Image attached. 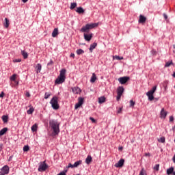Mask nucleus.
I'll use <instances>...</instances> for the list:
<instances>
[{
  "label": "nucleus",
  "instance_id": "nucleus-1",
  "mask_svg": "<svg viewBox=\"0 0 175 175\" xmlns=\"http://www.w3.org/2000/svg\"><path fill=\"white\" fill-rule=\"evenodd\" d=\"M49 126H51V129L53 131V135H54V136L59 133V123H58L57 120H50Z\"/></svg>",
  "mask_w": 175,
  "mask_h": 175
},
{
  "label": "nucleus",
  "instance_id": "nucleus-2",
  "mask_svg": "<svg viewBox=\"0 0 175 175\" xmlns=\"http://www.w3.org/2000/svg\"><path fill=\"white\" fill-rule=\"evenodd\" d=\"M66 69L63 68L60 70V74L57 77V78L55 81V84H62V83H65V80L66 79Z\"/></svg>",
  "mask_w": 175,
  "mask_h": 175
},
{
  "label": "nucleus",
  "instance_id": "nucleus-3",
  "mask_svg": "<svg viewBox=\"0 0 175 175\" xmlns=\"http://www.w3.org/2000/svg\"><path fill=\"white\" fill-rule=\"evenodd\" d=\"M98 27V23L86 24L81 29V32H89L90 29H94Z\"/></svg>",
  "mask_w": 175,
  "mask_h": 175
},
{
  "label": "nucleus",
  "instance_id": "nucleus-4",
  "mask_svg": "<svg viewBox=\"0 0 175 175\" xmlns=\"http://www.w3.org/2000/svg\"><path fill=\"white\" fill-rule=\"evenodd\" d=\"M50 103L54 110H58V109H59V105H58V97L53 96L51 98Z\"/></svg>",
  "mask_w": 175,
  "mask_h": 175
},
{
  "label": "nucleus",
  "instance_id": "nucleus-5",
  "mask_svg": "<svg viewBox=\"0 0 175 175\" xmlns=\"http://www.w3.org/2000/svg\"><path fill=\"white\" fill-rule=\"evenodd\" d=\"M49 167V165L46 164V161H43L41 163L38 167V172H44L47 170V168Z\"/></svg>",
  "mask_w": 175,
  "mask_h": 175
},
{
  "label": "nucleus",
  "instance_id": "nucleus-6",
  "mask_svg": "<svg viewBox=\"0 0 175 175\" xmlns=\"http://www.w3.org/2000/svg\"><path fill=\"white\" fill-rule=\"evenodd\" d=\"M130 78L129 77H122L118 78V81H119V83L120 84H126V83H128V81H129Z\"/></svg>",
  "mask_w": 175,
  "mask_h": 175
},
{
  "label": "nucleus",
  "instance_id": "nucleus-7",
  "mask_svg": "<svg viewBox=\"0 0 175 175\" xmlns=\"http://www.w3.org/2000/svg\"><path fill=\"white\" fill-rule=\"evenodd\" d=\"M125 160L124 159H121L118 163L115 164V167H122L124 166V163Z\"/></svg>",
  "mask_w": 175,
  "mask_h": 175
},
{
  "label": "nucleus",
  "instance_id": "nucleus-8",
  "mask_svg": "<svg viewBox=\"0 0 175 175\" xmlns=\"http://www.w3.org/2000/svg\"><path fill=\"white\" fill-rule=\"evenodd\" d=\"M147 21V18L143 15H139V19L138 21V23L139 24H145L146 21Z\"/></svg>",
  "mask_w": 175,
  "mask_h": 175
},
{
  "label": "nucleus",
  "instance_id": "nucleus-9",
  "mask_svg": "<svg viewBox=\"0 0 175 175\" xmlns=\"http://www.w3.org/2000/svg\"><path fill=\"white\" fill-rule=\"evenodd\" d=\"M117 95H122L124 94V91H125V89H124V87L119 86L117 88Z\"/></svg>",
  "mask_w": 175,
  "mask_h": 175
},
{
  "label": "nucleus",
  "instance_id": "nucleus-10",
  "mask_svg": "<svg viewBox=\"0 0 175 175\" xmlns=\"http://www.w3.org/2000/svg\"><path fill=\"white\" fill-rule=\"evenodd\" d=\"M92 36H93L92 33H90V34L84 33L83 35L84 39L87 42H90L92 39Z\"/></svg>",
  "mask_w": 175,
  "mask_h": 175
},
{
  "label": "nucleus",
  "instance_id": "nucleus-11",
  "mask_svg": "<svg viewBox=\"0 0 175 175\" xmlns=\"http://www.w3.org/2000/svg\"><path fill=\"white\" fill-rule=\"evenodd\" d=\"M166 116H167V112L165 111V108H162L160 112V118H166Z\"/></svg>",
  "mask_w": 175,
  "mask_h": 175
},
{
  "label": "nucleus",
  "instance_id": "nucleus-12",
  "mask_svg": "<svg viewBox=\"0 0 175 175\" xmlns=\"http://www.w3.org/2000/svg\"><path fill=\"white\" fill-rule=\"evenodd\" d=\"M72 92L74 94H80L81 93V89H80V88L79 87H74L72 88Z\"/></svg>",
  "mask_w": 175,
  "mask_h": 175
},
{
  "label": "nucleus",
  "instance_id": "nucleus-13",
  "mask_svg": "<svg viewBox=\"0 0 175 175\" xmlns=\"http://www.w3.org/2000/svg\"><path fill=\"white\" fill-rule=\"evenodd\" d=\"M1 171L7 174H9V166L8 165H4L1 169Z\"/></svg>",
  "mask_w": 175,
  "mask_h": 175
},
{
  "label": "nucleus",
  "instance_id": "nucleus-14",
  "mask_svg": "<svg viewBox=\"0 0 175 175\" xmlns=\"http://www.w3.org/2000/svg\"><path fill=\"white\" fill-rule=\"evenodd\" d=\"M58 28H55L52 32V37L57 38L58 36Z\"/></svg>",
  "mask_w": 175,
  "mask_h": 175
},
{
  "label": "nucleus",
  "instance_id": "nucleus-15",
  "mask_svg": "<svg viewBox=\"0 0 175 175\" xmlns=\"http://www.w3.org/2000/svg\"><path fill=\"white\" fill-rule=\"evenodd\" d=\"M42 70V64H37L36 66V73H40V71Z\"/></svg>",
  "mask_w": 175,
  "mask_h": 175
},
{
  "label": "nucleus",
  "instance_id": "nucleus-16",
  "mask_svg": "<svg viewBox=\"0 0 175 175\" xmlns=\"http://www.w3.org/2000/svg\"><path fill=\"white\" fill-rule=\"evenodd\" d=\"M91 162H92V157H91V155H88L85 159V163H87V165H90Z\"/></svg>",
  "mask_w": 175,
  "mask_h": 175
},
{
  "label": "nucleus",
  "instance_id": "nucleus-17",
  "mask_svg": "<svg viewBox=\"0 0 175 175\" xmlns=\"http://www.w3.org/2000/svg\"><path fill=\"white\" fill-rule=\"evenodd\" d=\"M146 95H147L149 100H154V94L152 93L148 92L146 93Z\"/></svg>",
  "mask_w": 175,
  "mask_h": 175
},
{
  "label": "nucleus",
  "instance_id": "nucleus-18",
  "mask_svg": "<svg viewBox=\"0 0 175 175\" xmlns=\"http://www.w3.org/2000/svg\"><path fill=\"white\" fill-rule=\"evenodd\" d=\"M10 24V23L9 20L8 19V18H5V22L3 23V25H4L5 28H9Z\"/></svg>",
  "mask_w": 175,
  "mask_h": 175
},
{
  "label": "nucleus",
  "instance_id": "nucleus-19",
  "mask_svg": "<svg viewBox=\"0 0 175 175\" xmlns=\"http://www.w3.org/2000/svg\"><path fill=\"white\" fill-rule=\"evenodd\" d=\"M76 12L77 13H79V14H81L84 13L85 10L81 7H78L77 8Z\"/></svg>",
  "mask_w": 175,
  "mask_h": 175
},
{
  "label": "nucleus",
  "instance_id": "nucleus-20",
  "mask_svg": "<svg viewBox=\"0 0 175 175\" xmlns=\"http://www.w3.org/2000/svg\"><path fill=\"white\" fill-rule=\"evenodd\" d=\"M97 46L98 44L96 42H94L90 45L89 50L91 51V53H92V50H94Z\"/></svg>",
  "mask_w": 175,
  "mask_h": 175
},
{
  "label": "nucleus",
  "instance_id": "nucleus-21",
  "mask_svg": "<svg viewBox=\"0 0 175 175\" xmlns=\"http://www.w3.org/2000/svg\"><path fill=\"white\" fill-rule=\"evenodd\" d=\"M173 172H174V167H171L169 169L167 170V174L170 175L173 174Z\"/></svg>",
  "mask_w": 175,
  "mask_h": 175
},
{
  "label": "nucleus",
  "instance_id": "nucleus-22",
  "mask_svg": "<svg viewBox=\"0 0 175 175\" xmlns=\"http://www.w3.org/2000/svg\"><path fill=\"white\" fill-rule=\"evenodd\" d=\"M6 132H8V128L5 127L0 131V136H3V135L5 134Z\"/></svg>",
  "mask_w": 175,
  "mask_h": 175
},
{
  "label": "nucleus",
  "instance_id": "nucleus-23",
  "mask_svg": "<svg viewBox=\"0 0 175 175\" xmlns=\"http://www.w3.org/2000/svg\"><path fill=\"white\" fill-rule=\"evenodd\" d=\"M21 54L24 58V59H27L28 58V53L25 51H21Z\"/></svg>",
  "mask_w": 175,
  "mask_h": 175
},
{
  "label": "nucleus",
  "instance_id": "nucleus-24",
  "mask_svg": "<svg viewBox=\"0 0 175 175\" xmlns=\"http://www.w3.org/2000/svg\"><path fill=\"white\" fill-rule=\"evenodd\" d=\"M96 81V75L95 73H93L90 79L91 83H95Z\"/></svg>",
  "mask_w": 175,
  "mask_h": 175
},
{
  "label": "nucleus",
  "instance_id": "nucleus-25",
  "mask_svg": "<svg viewBox=\"0 0 175 175\" xmlns=\"http://www.w3.org/2000/svg\"><path fill=\"white\" fill-rule=\"evenodd\" d=\"M106 102V97L105 96H101L98 98V103H105Z\"/></svg>",
  "mask_w": 175,
  "mask_h": 175
},
{
  "label": "nucleus",
  "instance_id": "nucleus-26",
  "mask_svg": "<svg viewBox=\"0 0 175 175\" xmlns=\"http://www.w3.org/2000/svg\"><path fill=\"white\" fill-rule=\"evenodd\" d=\"M1 118L4 123H6L8 121H9V116H8L3 115Z\"/></svg>",
  "mask_w": 175,
  "mask_h": 175
},
{
  "label": "nucleus",
  "instance_id": "nucleus-27",
  "mask_svg": "<svg viewBox=\"0 0 175 175\" xmlns=\"http://www.w3.org/2000/svg\"><path fill=\"white\" fill-rule=\"evenodd\" d=\"M77 55H81V54H84V51L81 49L77 50Z\"/></svg>",
  "mask_w": 175,
  "mask_h": 175
},
{
  "label": "nucleus",
  "instance_id": "nucleus-28",
  "mask_svg": "<svg viewBox=\"0 0 175 175\" xmlns=\"http://www.w3.org/2000/svg\"><path fill=\"white\" fill-rule=\"evenodd\" d=\"M83 102H84V98L79 97V98H78V103H79L81 105H82Z\"/></svg>",
  "mask_w": 175,
  "mask_h": 175
},
{
  "label": "nucleus",
  "instance_id": "nucleus-29",
  "mask_svg": "<svg viewBox=\"0 0 175 175\" xmlns=\"http://www.w3.org/2000/svg\"><path fill=\"white\" fill-rule=\"evenodd\" d=\"M37 130H38V125L35 124L31 126V131L32 132H36Z\"/></svg>",
  "mask_w": 175,
  "mask_h": 175
},
{
  "label": "nucleus",
  "instance_id": "nucleus-30",
  "mask_svg": "<svg viewBox=\"0 0 175 175\" xmlns=\"http://www.w3.org/2000/svg\"><path fill=\"white\" fill-rule=\"evenodd\" d=\"M76 6H77V3H71L70 9L71 10H73V9H75V8H76Z\"/></svg>",
  "mask_w": 175,
  "mask_h": 175
},
{
  "label": "nucleus",
  "instance_id": "nucleus-31",
  "mask_svg": "<svg viewBox=\"0 0 175 175\" xmlns=\"http://www.w3.org/2000/svg\"><path fill=\"white\" fill-rule=\"evenodd\" d=\"M35 111V109L33 107H30L29 110L27 111V114H32L33 111Z\"/></svg>",
  "mask_w": 175,
  "mask_h": 175
},
{
  "label": "nucleus",
  "instance_id": "nucleus-32",
  "mask_svg": "<svg viewBox=\"0 0 175 175\" xmlns=\"http://www.w3.org/2000/svg\"><path fill=\"white\" fill-rule=\"evenodd\" d=\"M81 162H82L81 160L76 161L73 164L74 167H77V166H79V165H81Z\"/></svg>",
  "mask_w": 175,
  "mask_h": 175
},
{
  "label": "nucleus",
  "instance_id": "nucleus-33",
  "mask_svg": "<svg viewBox=\"0 0 175 175\" xmlns=\"http://www.w3.org/2000/svg\"><path fill=\"white\" fill-rule=\"evenodd\" d=\"M170 65H173V61H170L165 63V68H169V66H170Z\"/></svg>",
  "mask_w": 175,
  "mask_h": 175
},
{
  "label": "nucleus",
  "instance_id": "nucleus-34",
  "mask_svg": "<svg viewBox=\"0 0 175 175\" xmlns=\"http://www.w3.org/2000/svg\"><path fill=\"white\" fill-rule=\"evenodd\" d=\"M155 91H157V85L154 86L151 90L148 91V92L154 94Z\"/></svg>",
  "mask_w": 175,
  "mask_h": 175
},
{
  "label": "nucleus",
  "instance_id": "nucleus-35",
  "mask_svg": "<svg viewBox=\"0 0 175 175\" xmlns=\"http://www.w3.org/2000/svg\"><path fill=\"white\" fill-rule=\"evenodd\" d=\"M23 151L25 152H27V151H29V146L28 145H26L23 147Z\"/></svg>",
  "mask_w": 175,
  "mask_h": 175
},
{
  "label": "nucleus",
  "instance_id": "nucleus-36",
  "mask_svg": "<svg viewBox=\"0 0 175 175\" xmlns=\"http://www.w3.org/2000/svg\"><path fill=\"white\" fill-rule=\"evenodd\" d=\"M51 96V93L46 92L44 94V99H49V98H50Z\"/></svg>",
  "mask_w": 175,
  "mask_h": 175
},
{
  "label": "nucleus",
  "instance_id": "nucleus-37",
  "mask_svg": "<svg viewBox=\"0 0 175 175\" xmlns=\"http://www.w3.org/2000/svg\"><path fill=\"white\" fill-rule=\"evenodd\" d=\"M159 143H165V137H161L159 139H158Z\"/></svg>",
  "mask_w": 175,
  "mask_h": 175
},
{
  "label": "nucleus",
  "instance_id": "nucleus-38",
  "mask_svg": "<svg viewBox=\"0 0 175 175\" xmlns=\"http://www.w3.org/2000/svg\"><path fill=\"white\" fill-rule=\"evenodd\" d=\"M16 74H14L12 77H10L11 81H14L16 80Z\"/></svg>",
  "mask_w": 175,
  "mask_h": 175
},
{
  "label": "nucleus",
  "instance_id": "nucleus-39",
  "mask_svg": "<svg viewBox=\"0 0 175 175\" xmlns=\"http://www.w3.org/2000/svg\"><path fill=\"white\" fill-rule=\"evenodd\" d=\"M135 101H133V100H130V107H133V106H135Z\"/></svg>",
  "mask_w": 175,
  "mask_h": 175
},
{
  "label": "nucleus",
  "instance_id": "nucleus-40",
  "mask_svg": "<svg viewBox=\"0 0 175 175\" xmlns=\"http://www.w3.org/2000/svg\"><path fill=\"white\" fill-rule=\"evenodd\" d=\"M68 172V170H66L63 172H61L60 173H59L57 175H66V172Z\"/></svg>",
  "mask_w": 175,
  "mask_h": 175
},
{
  "label": "nucleus",
  "instance_id": "nucleus-41",
  "mask_svg": "<svg viewBox=\"0 0 175 175\" xmlns=\"http://www.w3.org/2000/svg\"><path fill=\"white\" fill-rule=\"evenodd\" d=\"M153 169L154 170H157V172H158L159 170V164H157L154 167Z\"/></svg>",
  "mask_w": 175,
  "mask_h": 175
},
{
  "label": "nucleus",
  "instance_id": "nucleus-42",
  "mask_svg": "<svg viewBox=\"0 0 175 175\" xmlns=\"http://www.w3.org/2000/svg\"><path fill=\"white\" fill-rule=\"evenodd\" d=\"M121 96H122V95L117 94L116 100L118 102L120 100V99H121Z\"/></svg>",
  "mask_w": 175,
  "mask_h": 175
},
{
  "label": "nucleus",
  "instance_id": "nucleus-43",
  "mask_svg": "<svg viewBox=\"0 0 175 175\" xmlns=\"http://www.w3.org/2000/svg\"><path fill=\"white\" fill-rule=\"evenodd\" d=\"M80 106L81 105L79 103H77V104H75V109H79V107H80Z\"/></svg>",
  "mask_w": 175,
  "mask_h": 175
},
{
  "label": "nucleus",
  "instance_id": "nucleus-44",
  "mask_svg": "<svg viewBox=\"0 0 175 175\" xmlns=\"http://www.w3.org/2000/svg\"><path fill=\"white\" fill-rule=\"evenodd\" d=\"M13 62H21V59H15L13 60Z\"/></svg>",
  "mask_w": 175,
  "mask_h": 175
},
{
  "label": "nucleus",
  "instance_id": "nucleus-45",
  "mask_svg": "<svg viewBox=\"0 0 175 175\" xmlns=\"http://www.w3.org/2000/svg\"><path fill=\"white\" fill-rule=\"evenodd\" d=\"M53 64H54V62H53V60H50V62L47 64L48 66H50V65H53Z\"/></svg>",
  "mask_w": 175,
  "mask_h": 175
},
{
  "label": "nucleus",
  "instance_id": "nucleus-46",
  "mask_svg": "<svg viewBox=\"0 0 175 175\" xmlns=\"http://www.w3.org/2000/svg\"><path fill=\"white\" fill-rule=\"evenodd\" d=\"M90 120H91L92 122H93V123L96 122V120L94 118H92V117H90Z\"/></svg>",
  "mask_w": 175,
  "mask_h": 175
},
{
  "label": "nucleus",
  "instance_id": "nucleus-47",
  "mask_svg": "<svg viewBox=\"0 0 175 175\" xmlns=\"http://www.w3.org/2000/svg\"><path fill=\"white\" fill-rule=\"evenodd\" d=\"M151 53H152V55H157V51H155V50H152Z\"/></svg>",
  "mask_w": 175,
  "mask_h": 175
},
{
  "label": "nucleus",
  "instance_id": "nucleus-48",
  "mask_svg": "<svg viewBox=\"0 0 175 175\" xmlns=\"http://www.w3.org/2000/svg\"><path fill=\"white\" fill-rule=\"evenodd\" d=\"M172 121H174V118L173 116L170 117V122H172Z\"/></svg>",
  "mask_w": 175,
  "mask_h": 175
},
{
  "label": "nucleus",
  "instance_id": "nucleus-49",
  "mask_svg": "<svg viewBox=\"0 0 175 175\" xmlns=\"http://www.w3.org/2000/svg\"><path fill=\"white\" fill-rule=\"evenodd\" d=\"M69 167H75L72 163H69L68 165L67 166V168L69 169Z\"/></svg>",
  "mask_w": 175,
  "mask_h": 175
},
{
  "label": "nucleus",
  "instance_id": "nucleus-50",
  "mask_svg": "<svg viewBox=\"0 0 175 175\" xmlns=\"http://www.w3.org/2000/svg\"><path fill=\"white\" fill-rule=\"evenodd\" d=\"M25 95L27 98H29L31 96V94H29V92H27Z\"/></svg>",
  "mask_w": 175,
  "mask_h": 175
},
{
  "label": "nucleus",
  "instance_id": "nucleus-51",
  "mask_svg": "<svg viewBox=\"0 0 175 175\" xmlns=\"http://www.w3.org/2000/svg\"><path fill=\"white\" fill-rule=\"evenodd\" d=\"M4 96L5 93L3 92H1V93L0 94V98H3Z\"/></svg>",
  "mask_w": 175,
  "mask_h": 175
},
{
  "label": "nucleus",
  "instance_id": "nucleus-52",
  "mask_svg": "<svg viewBox=\"0 0 175 175\" xmlns=\"http://www.w3.org/2000/svg\"><path fill=\"white\" fill-rule=\"evenodd\" d=\"M122 111V108L120 107V108H119V109L118 110V113L120 114V113H121Z\"/></svg>",
  "mask_w": 175,
  "mask_h": 175
},
{
  "label": "nucleus",
  "instance_id": "nucleus-53",
  "mask_svg": "<svg viewBox=\"0 0 175 175\" xmlns=\"http://www.w3.org/2000/svg\"><path fill=\"white\" fill-rule=\"evenodd\" d=\"M5 174H8L3 172L1 171V170L0 171V175H5Z\"/></svg>",
  "mask_w": 175,
  "mask_h": 175
},
{
  "label": "nucleus",
  "instance_id": "nucleus-54",
  "mask_svg": "<svg viewBox=\"0 0 175 175\" xmlns=\"http://www.w3.org/2000/svg\"><path fill=\"white\" fill-rule=\"evenodd\" d=\"M163 17L165 20H167V15H166V14H163Z\"/></svg>",
  "mask_w": 175,
  "mask_h": 175
},
{
  "label": "nucleus",
  "instance_id": "nucleus-55",
  "mask_svg": "<svg viewBox=\"0 0 175 175\" xmlns=\"http://www.w3.org/2000/svg\"><path fill=\"white\" fill-rule=\"evenodd\" d=\"M145 157H151V154H150V153H145Z\"/></svg>",
  "mask_w": 175,
  "mask_h": 175
},
{
  "label": "nucleus",
  "instance_id": "nucleus-56",
  "mask_svg": "<svg viewBox=\"0 0 175 175\" xmlns=\"http://www.w3.org/2000/svg\"><path fill=\"white\" fill-rule=\"evenodd\" d=\"M116 59H123V57H121L120 56H116Z\"/></svg>",
  "mask_w": 175,
  "mask_h": 175
},
{
  "label": "nucleus",
  "instance_id": "nucleus-57",
  "mask_svg": "<svg viewBox=\"0 0 175 175\" xmlns=\"http://www.w3.org/2000/svg\"><path fill=\"white\" fill-rule=\"evenodd\" d=\"M172 161H173L174 163H175V153H174V155L172 158Z\"/></svg>",
  "mask_w": 175,
  "mask_h": 175
},
{
  "label": "nucleus",
  "instance_id": "nucleus-58",
  "mask_svg": "<svg viewBox=\"0 0 175 175\" xmlns=\"http://www.w3.org/2000/svg\"><path fill=\"white\" fill-rule=\"evenodd\" d=\"M22 2H23V3H27V2H28V0H22Z\"/></svg>",
  "mask_w": 175,
  "mask_h": 175
},
{
  "label": "nucleus",
  "instance_id": "nucleus-59",
  "mask_svg": "<svg viewBox=\"0 0 175 175\" xmlns=\"http://www.w3.org/2000/svg\"><path fill=\"white\" fill-rule=\"evenodd\" d=\"M70 57H72V58H75V53H71Z\"/></svg>",
  "mask_w": 175,
  "mask_h": 175
},
{
  "label": "nucleus",
  "instance_id": "nucleus-60",
  "mask_svg": "<svg viewBox=\"0 0 175 175\" xmlns=\"http://www.w3.org/2000/svg\"><path fill=\"white\" fill-rule=\"evenodd\" d=\"M139 175H144V172H143V170L140 172Z\"/></svg>",
  "mask_w": 175,
  "mask_h": 175
},
{
  "label": "nucleus",
  "instance_id": "nucleus-61",
  "mask_svg": "<svg viewBox=\"0 0 175 175\" xmlns=\"http://www.w3.org/2000/svg\"><path fill=\"white\" fill-rule=\"evenodd\" d=\"M12 158H13V156H10V158H9V159H8V161H12Z\"/></svg>",
  "mask_w": 175,
  "mask_h": 175
},
{
  "label": "nucleus",
  "instance_id": "nucleus-62",
  "mask_svg": "<svg viewBox=\"0 0 175 175\" xmlns=\"http://www.w3.org/2000/svg\"><path fill=\"white\" fill-rule=\"evenodd\" d=\"M172 175H175V172L173 171Z\"/></svg>",
  "mask_w": 175,
  "mask_h": 175
}]
</instances>
